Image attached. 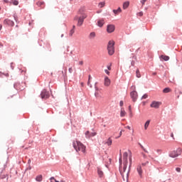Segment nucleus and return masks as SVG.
<instances>
[{"mask_svg": "<svg viewBox=\"0 0 182 182\" xmlns=\"http://www.w3.org/2000/svg\"><path fill=\"white\" fill-rule=\"evenodd\" d=\"M107 50L109 55H112L114 53V42L109 41L107 46Z\"/></svg>", "mask_w": 182, "mask_h": 182, "instance_id": "nucleus-4", "label": "nucleus"}, {"mask_svg": "<svg viewBox=\"0 0 182 182\" xmlns=\"http://www.w3.org/2000/svg\"><path fill=\"white\" fill-rule=\"evenodd\" d=\"M147 164H149V161H146L145 163H142V166H147Z\"/></svg>", "mask_w": 182, "mask_h": 182, "instance_id": "nucleus-35", "label": "nucleus"}, {"mask_svg": "<svg viewBox=\"0 0 182 182\" xmlns=\"http://www.w3.org/2000/svg\"><path fill=\"white\" fill-rule=\"evenodd\" d=\"M123 105H124V102H123V101H120V102H119V106H123Z\"/></svg>", "mask_w": 182, "mask_h": 182, "instance_id": "nucleus-41", "label": "nucleus"}, {"mask_svg": "<svg viewBox=\"0 0 182 182\" xmlns=\"http://www.w3.org/2000/svg\"><path fill=\"white\" fill-rule=\"evenodd\" d=\"M4 2H5L6 4H8V0H4Z\"/></svg>", "mask_w": 182, "mask_h": 182, "instance_id": "nucleus-49", "label": "nucleus"}, {"mask_svg": "<svg viewBox=\"0 0 182 182\" xmlns=\"http://www.w3.org/2000/svg\"><path fill=\"white\" fill-rule=\"evenodd\" d=\"M73 146L76 151H82V153H85L86 151V146L79 141H74Z\"/></svg>", "mask_w": 182, "mask_h": 182, "instance_id": "nucleus-3", "label": "nucleus"}, {"mask_svg": "<svg viewBox=\"0 0 182 182\" xmlns=\"http://www.w3.org/2000/svg\"><path fill=\"white\" fill-rule=\"evenodd\" d=\"M147 97H148L147 94H144V95L142 96L141 100H143V99H147Z\"/></svg>", "mask_w": 182, "mask_h": 182, "instance_id": "nucleus-31", "label": "nucleus"}, {"mask_svg": "<svg viewBox=\"0 0 182 182\" xmlns=\"http://www.w3.org/2000/svg\"><path fill=\"white\" fill-rule=\"evenodd\" d=\"M107 31L108 32V33H112V32H114V26L108 25L107 27Z\"/></svg>", "mask_w": 182, "mask_h": 182, "instance_id": "nucleus-13", "label": "nucleus"}, {"mask_svg": "<svg viewBox=\"0 0 182 182\" xmlns=\"http://www.w3.org/2000/svg\"><path fill=\"white\" fill-rule=\"evenodd\" d=\"M113 12L115 15H117V14H120V12H122V9L119 7L118 9L113 10Z\"/></svg>", "mask_w": 182, "mask_h": 182, "instance_id": "nucleus-24", "label": "nucleus"}, {"mask_svg": "<svg viewBox=\"0 0 182 182\" xmlns=\"http://www.w3.org/2000/svg\"><path fill=\"white\" fill-rule=\"evenodd\" d=\"M87 85H88V86H90V80H88Z\"/></svg>", "mask_w": 182, "mask_h": 182, "instance_id": "nucleus-47", "label": "nucleus"}, {"mask_svg": "<svg viewBox=\"0 0 182 182\" xmlns=\"http://www.w3.org/2000/svg\"><path fill=\"white\" fill-rule=\"evenodd\" d=\"M182 149L181 148H178L176 150L172 151L169 154V157H172V159H175V157H178V156H181Z\"/></svg>", "mask_w": 182, "mask_h": 182, "instance_id": "nucleus-5", "label": "nucleus"}, {"mask_svg": "<svg viewBox=\"0 0 182 182\" xmlns=\"http://www.w3.org/2000/svg\"><path fill=\"white\" fill-rule=\"evenodd\" d=\"M97 174L100 178H103V177H105V173H103V171H102V168H97Z\"/></svg>", "mask_w": 182, "mask_h": 182, "instance_id": "nucleus-14", "label": "nucleus"}, {"mask_svg": "<svg viewBox=\"0 0 182 182\" xmlns=\"http://www.w3.org/2000/svg\"><path fill=\"white\" fill-rule=\"evenodd\" d=\"M13 5H18L19 2L16 0H12Z\"/></svg>", "mask_w": 182, "mask_h": 182, "instance_id": "nucleus-30", "label": "nucleus"}, {"mask_svg": "<svg viewBox=\"0 0 182 182\" xmlns=\"http://www.w3.org/2000/svg\"><path fill=\"white\" fill-rule=\"evenodd\" d=\"M14 19H15V21H16V17L14 16Z\"/></svg>", "mask_w": 182, "mask_h": 182, "instance_id": "nucleus-57", "label": "nucleus"}, {"mask_svg": "<svg viewBox=\"0 0 182 182\" xmlns=\"http://www.w3.org/2000/svg\"><path fill=\"white\" fill-rule=\"evenodd\" d=\"M136 171L140 177H143V169H141V165H138L136 167Z\"/></svg>", "mask_w": 182, "mask_h": 182, "instance_id": "nucleus-12", "label": "nucleus"}, {"mask_svg": "<svg viewBox=\"0 0 182 182\" xmlns=\"http://www.w3.org/2000/svg\"><path fill=\"white\" fill-rule=\"evenodd\" d=\"M110 83H111V81H110V79H109V77H105V82H104L105 86H110Z\"/></svg>", "mask_w": 182, "mask_h": 182, "instance_id": "nucleus-15", "label": "nucleus"}, {"mask_svg": "<svg viewBox=\"0 0 182 182\" xmlns=\"http://www.w3.org/2000/svg\"><path fill=\"white\" fill-rule=\"evenodd\" d=\"M90 79H92V76L89 75L88 80H90Z\"/></svg>", "mask_w": 182, "mask_h": 182, "instance_id": "nucleus-50", "label": "nucleus"}, {"mask_svg": "<svg viewBox=\"0 0 182 182\" xmlns=\"http://www.w3.org/2000/svg\"><path fill=\"white\" fill-rule=\"evenodd\" d=\"M129 161H130L129 167H132V157H129Z\"/></svg>", "mask_w": 182, "mask_h": 182, "instance_id": "nucleus-40", "label": "nucleus"}, {"mask_svg": "<svg viewBox=\"0 0 182 182\" xmlns=\"http://www.w3.org/2000/svg\"><path fill=\"white\" fill-rule=\"evenodd\" d=\"M105 73H107V75H110V72H109V70H105Z\"/></svg>", "mask_w": 182, "mask_h": 182, "instance_id": "nucleus-39", "label": "nucleus"}, {"mask_svg": "<svg viewBox=\"0 0 182 182\" xmlns=\"http://www.w3.org/2000/svg\"><path fill=\"white\" fill-rule=\"evenodd\" d=\"M97 134L96 132H90L89 131H87L85 132V136L87 139H90V137H94V136H96Z\"/></svg>", "mask_w": 182, "mask_h": 182, "instance_id": "nucleus-9", "label": "nucleus"}, {"mask_svg": "<svg viewBox=\"0 0 182 182\" xmlns=\"http://www.w3.org/2000/svg\"><path fill=\"white\" fill-rule=\"evenodd\" d=\"M127 157H129V154L127 152H124L123 154V166H121L119 168L120 174L124 181H129V173L130 169H127V164H129Z\"/></svg>", "mask_w": 182, "mask_h": 182, "instance_id": "nucleus-1", "label": "nucleus"}, {"mask_svg": "<svg viewBox=\"0 0 182 182\" xmlns=\"http://www.w3.org/2000/svg\"><path fill=\"white\" fill-rule=\"evenodd\" d=\"M131 65L132 66H134V61H132Z\"/></svg>", "mask_w": 182, "mask_h": 182, "instance_id": "nucleus-44", "label": "nucleus"}, {"mask_svg": "<svg viewBox=\"0 0 182 182\" xmlns=\"http://www.w3.org/2000/svg\"><path fill=\"white\" fill-rule=\"evenodd\" d=\"M149 126H150V120H147L144 124V130H147L149 128Z\"/></svg>", "mask_w": 182, "mask_h": 182, "instance_id": "nucleus-20", "label": "nucleus"}, {"mask_svg": "<svg viewBox=\"0 0 182 182\" xmlns=\"http://www.w3.org/2000/svg\"><path fill=\"white\" fill-rule=\"evenodd\" d=\"M142 156H143L144 159H146L147 157V156H146V154H142Z\"/></svg>", "mask_w": 182, "mask_h": 182, "instance_id": "nucleus-43", "label": "nucleus"}, {"mask_svg": "<svg viewBox=\"0 0 182 182\" xmlns=\"http://www.w3.org/2000/svg\"><path fill=\"white\" fill-rule=\"evenodd\" d=\"M79 65H83V61H80Z\"/></svg>", "mask_w": 182, "mask_h": 182, "instance_id": "nucleus-46", "label": "nucleus"}, {"mask_svg": "<svg viewBox=\"0 0 182 182\" xmlns=\"http://www.w3.org/2000/svg\"><path fill=\"white\" fill-rule=\"evenodd\" d=\"M36 5L38 6V8H41V9H43L45 8V1H38L36 2Z\"/></svg>", "mask_w": 182, "mask_h": 182, "instance_id": "nucleus-10", "label": "nucleus"}, {"mask_svg": "<svg viewBox=\"0 0 182 182\" xmlns=\"http://www.w3.org/2000/svg\"><path fill=\"white\" fill-rule=\"evenodd\" d=\"M68 72H70V73H72L73 72V68H70L68 69Z\"/></svg>", "mask_w": 182, "mask_h": 182, "instance_id": "nucleus-34", "label": "nucleus"}, {"mask_svg": "<svg viewBox=\"0 0 182 182\" xmlns=\"http://www.w3.org/2000/svg\"><path fill=\"white\" fill-rule=\"evenodd\" d=\"M123 132V130H122L120 132H119V136H117L115 139H119V137H121L122 136V132Z\"/></svg>", "mask_w": 182, "mask_h": 182, "instance_id": "nucleus-37", "label": "nucleus"}, {"mask_svg": "<svg viewBox=\"0 0 182 182\" xmlns=\"http://www.w3.org/2000/svg\"><path fill=\"white\" fill-rule=\"evenodd\" d=\"M126 129H128V130H131V129H132V127H130V126H127V127H126Z\"/></svg>", "mask_w": 182, "mask_h": 182, "instance_id": "nucleus-42", "label": "nucleus"}, {"mask_svg": "<svg viewBox=\"0 0 182 182\" xmlns=\"http://www.w3.org/2000/svg\"><path fill=\"white\" fill-rule=\"evenodd\" d=\"M0 11H1V7H0Z\"/></svg>", "mask_w": 182, "mask_h": 182, "instance_id": "nucleus-61", "label": "nucleus"}, {"mask_svg": "<svg viewBox=\"0 0 182 182\" xmlns=\"http://www.w3.org/2000/svg\"><path fill=\"white\" fill-rule=\"evenodd\" d=\"M161 105V102L153 101L150 105V107H153L154 109H159Z\"/></svg>", "mask_w": 182, "mask_h": 182, "instance_id": "nucleus-6", "label": "nucleus"}, {"mask_svg": "<svg viewBox=\"0 0 182 182\" xmlns=\"http://www.w3.org/2000/svg\"><path fill=\"white\" fill-rule=\"evenodd\" d=\"M171 137H172L174 139V134L173 133L171 134Z\"/></svg>", "mask_w": 182, "mask_h": 182, "instance_id": "nucleus-48", "label": "nucleus"}, {"mask_svg": "<svg viewBox=\"0 0 182 182\" xmlns=\"http://www.w3.org/2000/svg\"><path fill=\"white\" fill-rule=\"evenodd\" d=\"M103 127H106V124H104V125H103Z\"/></svg>", "mask_w": 182, "mask_h": 182, "instance_id": "nucleus-55", "label": "nucleus"}, {"mask_svg": "<svg viewBox=\"0 0 182 182\" xmlns=\"http://www.w3.org/2000/svg\"><path fill=\"white\" fill-rule=\"evenodd\" d=\"M106 5L105 1H101L98 4L99 8H104V6Z\"/></svg>", "mask_w": 182, "mask_h": 182, "instance_id": "nucleus-23", "label": "nucleus"}, {"mask_svg": "<svg viewBox=\"0 0 182 182\" xmlns=\"http://www.w3.org/2000/svg\"><path fill=\"white\" fill-rule=\"evenodd\" d=\"M108 70H110V67H108Z\"/></svg>", "mask_w": 182, "mask_h": 182, "instance_id": "nucleus-60", "label": "nucleus"}, {"mask_svg": "<svg viewBox=\"0 0 182 182\" xmlns=\"http://www.w3.org/2000/svg\"><path fill=\"white\" fill-rule=\"evenodd\" d=\"M95 38H96V33H95V32L90 33V35H89V38L90 39H95Z\"/></svg>", "mask_w": 182, "mask_h": 182, "instance_id": "nucleus-19", "label": "nucleus"}, {"mask_svg": "<svg viewBox=\"0 0 182 182\" xmlns=\"http://www.w3.org/2000/svg\"><path fill=\"white\" fill-rule=\"evenodd\" d=\"M130 110H132V105L129 106V112H130Z\"/></svg>", "mask_w": 182, "mask_h": 182, "instance_id": "nucleus-45", "label": "nucleus"}, {"mask_svg": "<svg viewBox=\"0 0 182 182\" xmlns=\"http://www.w3.org/2000/svg\"><path fill=\"white\" fill-rule=\"evenodd\" d=\"M136 77H141V75H140V71L139 70H136Z\"/></svg>", "mask_w": 182, "mask_h": 182, "instance_id": "nucleus-28", "label": "nucleus"}, {"mask_svg": "<svg viewBox=\"0 0 182 182\" xmlns=\"http://www.w3.org/2000/svg\"><path fill=\"white\" fill-rule=\"evenodd\" d=\"M75 33V29H71L69 33L70 36H73V34Z\"/></svg>", "mask_w": 182, "mask_h": 182, "instance_id": "nucleus-27", "label": "nucleus"}, {"mask_svg": "<svg viewBox=\"0 0 182 182\" xmlns=\"http://www.w3.org/2000/svg\"><path fill=\"white\" fill-rule=\"evenodd\" d=\"M41 99H48L49 97V92L46 90H43L41 94Z\"/></svg>", "mask_w": 182, "mask_h": 182, "instance_id": "nucleus-8", "label": "nucleus"}, {"mask_svg": "<svg viewBox=\"0 0 182 182\" xmlns=\"http://www.w3.org/2000/svg\"><path fill=\"white\" fill-rule=\"evenodd\" d=\"M130 95L133 102H136L137 100V92L132 91Z\"/></svg>", "mask_w": 182, "mask_h": 182, "instance_id": "nucleus-11", "label": "nucleus"}, {"mask_svg": "<svg viewBox=\"0 0 182 182\" xmlns=\"http://www.w3.org/2000/svg\"><path fill=\"white\" fill-rule=\"evenodd\" d=\"M141 148L142 149V150H143L145 153H149V151H147V149H146V148H144V146H143V145H141Z\"/></svg>", "mask_w": 182, "mask_h": 182, "instance_id": "nucleus-29", "label": "nucleus"}, {"mask_svg": "<svg viewBox=\"0 0 182 182\" xmlns=\"http://www.w3.org/2000/svg\"><path fill=\"white\" fill-rule=\"evenodd\" d=\"M4 24L8 25V26H14V25H15V23H14V21L9 18H6L4 21Z\"/></svg>", "mask_w": 182, "mask_h": 182, "instance_id": "nucleus-7", "label": "nucleus"}, {"mask_svg": "<svg viewBox=\"0 0 182 182\" xmlns=\"http://www.w3.org/2000/svg\"><path fill=\"white\" fill-rule=\"evenodd\" d=\"M124 116H126V111L124 110V108H121L120 117H124Z\"/></svg>", "mask_w": 182, "mask_h": 182, "instance_id": "nucleus-16", "label": "nucleus"}, {"mask_svg": "<svg viewBox=\"0 0 182 182\" xmlns=\"http://www.w3.org/2000/svg\"><path fill=\"white\" fill-rule=\"evenodd\" d=\"M163 92H164V93H170V92H171V89L166 87L163 90Z\"/></svg>", "mask_w": 182, "mask_h": 182, "instance_id": "nucleus-25", "label": "nucleus"}, {"mask_svg": "<svg viewBox=\"0 0 182 182\" xmlns=\"http://www.w3.org/2000/svg\"><path fill=\"white\" fill-rule=\"evenodd\" d=\"M146 1L147 0H141V3L142 4V5H144V4H146Z\"/></svg>", "mask_w": 182, "mask_h": 182, "instance_id": "nucleus-33", "label": "nucleus"}, {"mask_svg": "<svg viewBox=\"0 0 182 182\" xmlns=\"http://www.w3.org/2000/svg\"><path fill=\"white\" fill-rule=\"evenodd\" d=\"M2 29V25L0 24V31Z\"/></svg>", "mask_w": 182, "mask_h": 182, "instance_id": "nucleus-51", "label": "nucleus"}, {"mask_svg": "<svg viewBox=\"0 0 182 182\" xmlns=\"http://www.w3.org/2000/svg\"><path fill=\"white\" fill-rule=\"evenodd\" d=\"M161 59H162L163 60L167 61V60H169L170 57L167 55H161Z\"/></svg>", "mask_w": 182, "mask_h": 182, "instance_id": "nucleus-22", "label": "nucleus"}, {"mask_svg": "<svg viewBox=\"0 0 182 182\" xmlns=\"http://www.w3.org/2000/svg\"><path fill=\"white\" fill-rule=\"evenodd\" d=\"M139 16H143V11L138 13Z\"/></svg>", "mask_w": 182, "mask_h": 182, "instance_id": "nucleus-36", "label": "nucleus"}, {"mask_svg": "<svg viewBox=\"0 0 182 182\" xmlns=\"http://www.w3.org/2000/svg\"><path fill=\"white\" fill-rule=\"evenodd\" d=\"M86 18H87L86 9L81 7L78 11L77 14L74 17V21L77 22V26H82Z\"/></svg>", "mask_w": 182, "mask_h": 182, "instance_id": "nucleus-2", "label": "nucleus"}, {"mask_svg": "<svg viewBox=\"0 0 182 182\" xmlns=\"http://www.w3.org/2000/svg\"><path fill=\"white\" fill-rule=\"evenodd\" d=\"M176 170L178 173H180V171H181V168H176Z\"/></svg>", "mask_w": 182, "mask_h": 182, "instance_id": "nucleus-38", "label": "nucleus"}, {"mask_svg": "<svg viewBox=\"0 0 182 182\" xmlns=\"http://www.w3.org/2000/svg\"><path fill=\"white\" fill-rule=\"evenodd\" d=\"M129 117H133V112L132 110L129 111Z\"/></svg>", "mask_w": 182, "mask_h": 182, "instance_id": "nucleus-32", "label": "nucleus"}, {"mask_svg": "<svg viewBox=\"0 0 182 182\" xmlns=\"http://www.w3.org/2000/svg\"><path fill=\"white\" fill-rule=\"evenodd\" d=\"M61 38H63V34L61 35Z\"/></svg>", "mask_w": 182, "mask_h": 182, "instance_id": "nucleus-59", "label": "nucleus"}, {"mask_svg": "<svg viewBox=\"0 0 182 182\" xmlns=\"http://www.w3.org/2000/svg\"><path fill=\"white\" fill-rule=\"evenodd\" d=\"M157 151H161V150H160V149H158V150H157Z\"/></svg>", "mask_w": 182, "mask_h": 182, "instance_id": "nucleus-56", "label": "nucleus"}, {"mask_svg": "<svg viewBox=\"0 0 182 182\" xmlns=\"http://www.w3.org/2000/svg\"><path fill=\"white\" fill-rule=\"evenodd\" d=\"M129 5H130V2L129 1H125L123 4V9H127V8H129Z\"/></svg>", "mask_w": 182, "mask_h": 182, "instance_id": "nucleus-17", "label": "nucleus"}, {"mask_svg": "<svg viewBox=\"0 0 182 182\" xmlns=\"http://www.w3.org/2000/svg\"><path fill=\"white\" fill-rule=\"evenodd\" d=\"M36 181H42V175H39L36 178Z\"/></svg>", "mask_w": 182, "mask_h": 182, "instance_id": "nucleus-26", "label": "nucleus"}, {"mask_svg": "<svg viewBox=\"0 0 182 182\" xmlns=\"http://www.w3.org/2000/svg\"><path fill=\"white\" fill-rule=\"evenodd\" d=\"M0 46H1V47H2V46H4V45H2V43H0Z\"/></svg>", "mask_w": 182, "mask_h": 182, "instance_id": "nucleus-54", "label": "nucleus"}, {"mask_svg": "<svg viewBox=\"0 0 182 182\" xmlns=\"http://www.w3.org/2000/svg\"><path fill=\"white\" fill-rule=\"evenodd\" d=\"M113 143V140H112V138H108L106 144H107V146H112V144Z\"/></svg>", "mask_w": 182, "mask_h": 182, "instance_id": "nucleus-21", "label": "nucleus"}, {"mask_svg": "<svg viewBox=\"0 0 182 182\" xmlns=\"http://www.w3.org/2000/svg\"><path fill=\"white\" fill-rule=\"evenodd\" d=\"M97 25H98V26H100V28H102V26H103V25H105V21L99 20L97 21Z\"/></svg>", "mask_w": 182, "mask_h": 182, "instance_id": "nucleus-18", "label": "nucleus"}, {"mask_svg": "<svg viewBox=\"0 0 182 182\" xmlns=\"http://www.w3.org/2000/svg\"><path fill=\"white\" fill-rule=\"evenodd\" d=\"M60 182H66L65 181L61 180Z\"/></svg>", "mask_w": 182, "mask_h": 182, "instance_id": "nucleus-53", "label": "nucleus"}, {"mask_svg": "<svg viewBox=\"0 0 182 182\" xmlns=\"http://www.w3.org/2000/svg\"><path fill=\"white\" fill-rule=\"evenodd\" d=\"M119 163H122V158L119 159Z\"/></svg>", "mask_w": 182, "mask_h": 182, "instance_id": "nucleus-52", "label": "nucleus"}, {"mask_svg": "<svg viewBox=\"0 0 182 182\" xmlns=\"http://www.w3.org/2000/svg\"><path fill=\"white\" fill-rule=\"evenodd\" d=\"M73 29H75V26H73Z\"/></svg>", "mask_w": 182, "mask_h": 182, "instance_id": "nucleus-58", "label": "nucleus"}]
</instances>
